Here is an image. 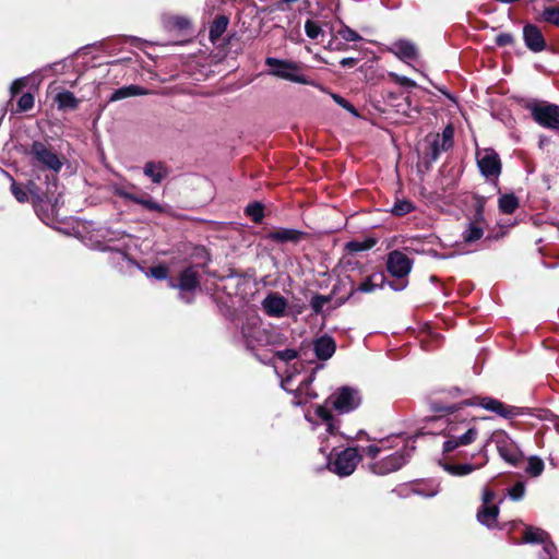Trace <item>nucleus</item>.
I'll use <instances>...</instances> for the list:
<instances>
[{
    "mask_svg": "<svg viewBox=\"0 0 559 559\" xmlns=\"http://www.w3.org/2000/svg\"><path fill=\"white\" fill-rule=\"evenodd\" d=\"M523 40L527 49L540 52L546 48V40L542 31L535 24H526L523 27Z\"/></svg>",
    "mask_w": 559,
    "mask_h": 559,
    "instance_id": "obj_16",
    "label": "nucleus"
},
{
    "mask_svg": "<svg viewBox=\"0 0 559 559\" xmlns=\"http://www.w3.org/2000/svg\"><path fill=\"white\" fill-rule=\"evenodd\" d=\"M55 102L59 109H75L79 105L74 94L69 91L58 93L55 97Z\"/></svg>",
    "mask_w": 559,
    "mask_h": 559,
    "instance_id": "obj_31",
    "label": "nucleus"
},
{
    "mask_svg": "<svg viewBox=\"0 0 559 559\" xmlns=\"http://www.w3.org/2000/svg\"><path fill=\"white\" fill-rule=\"evenodd\" d=\"M287 305V299L277 293L269 294L262 301L264 312L272 318L284 317Z\"/></svg>",
    "mask_w": 559,
    "mask_h": 559,
    "instance_id": "obj_17",
    "label": "nucleus"
},
{
    "mask_svg": "<svg viewBox=\"0 0 559 559\" xmlns=\"http://www.w3.org/2000/svg\"><path fill=\"white\" fill-rule=\"evenodd\" d=\"M493 499H495L493 491H491L489 489H485L483 492V504L491 506L490 503L492 502Z\"/></svg>",
    "mask_w": 559,
    "mask_h": 559,
    "instance_id": "obj_56",
    "label": "nucleus"
},
{
    "mask_svg": "<svg viewBox=\"0 0 559 559\" xmlns=\"http://www.w3.org/2000/svg\"><path fill=\"white\" fill-rule=\"evenodd\" d=\"M425 141L428 144L426 158L429 164L437 162L442 152L449 151V148H442L440 133H429Z\"/></svg>",
    "mask_w": 559,
    "mask_h": 559,
    "instance_id": "obj_25",
    "label": "nucleus"
},
{
    "mask_svg": "<svg viewBox=\"0 0 559 559\" xmlns=\"http://www.w3.org/2000/svg\"><path fill=\"white\" fill-rule=\"evenodd\" d=\"M246 213L254 223H260L264 216L263 206L258 202L249 204L246 207Z\"/></svg>",
    "mask_w": 559,
    "mask_h": 559,
    "instance_id": "obj_40",
    "label": "nucleus"
},
{
    "mask_svg": "<svg viewBox=\"0 0 559 559\" xmlns=\"http://www.w3.org/2000/svg\"><path fill=\"white\" fill-rule=\"evenodd\" d=\"M414 441L404 442L403 445L394 453H391L378 461L369 464V469L372 474L384 476L401 469L406 465L415 451Z\"/></svg>",
    "mask_w": 559,
    "mask_h": 559,
    "instance_id": "obj_3",
    "label": "nucleus"
},
{
    "mask_svg": "<svg viewBox=\"0 0 559 559\" xmlns=\"http://www.w3.org/2000/svg\"><path fill=\"white\" fill-rule=\"evenodd\" d=\"M190 20L186 16H174L173 17V25L180 31L187 29L190 26Z\"/></svg>",
    "mask_w": 559,
    "mask_h": 559,
    "instance_id": "obj_53",
    "label": "nucleus"
},
{
    "mask_svg": "<svg viewBox=\"0 0 559 559\" xmlns=\"http://www.w3.org/2000/svg\"><path fill=\"white\" fill-rule=\"evenodd\" d=\"M174 288H178L181 293H191L199 288V273L194 266L186 267L179 274V283L171 285Z\"/></svg>",
    "mask_w": 559,
    "mask_h": 559,
    "instance_id": "obj_19",
    "label": "nucleus"
},
{
    "mask_svg": "<svg viewBox=\"0 0 559 559\" xmlns=\"http://www.w3.org/2000/svg\"><path fill=\"white\" fill-rule=\"evenodd\" d=\"M471 222H478V224H483L484 222V205L478 203L475 210L474 219Z\"/></svg>",
    "mask_w": 559,
    "mask_h": 559,
    "instance_id": "obj_55",
    "label": "nucleus"
},
{
    "mask_svg": "<svg viewBox=\"0 0 559 559\" xmlns=\"http://www.w3.org/2000/svg\"><path fill=\"white\" fill-rule=\"evenodd\" d=\"M147 92L139 85H128L117 88L109 97V102H118L132 96L145 95Z\"/></svg>",
    "mask_w": 559,
    "mask_h": 559,
    "instance_id": "obj_29",
    "label": "nucleus"
},
{
    "mask_svg": "<svg viewBox=\"0 0 559 559\" xmlns=\"http://www.w3.org/2000/svg\"><path fill=\"white\" fill-rule=\"evenodd\" d=\"M462 407L463 405H460V403L450 405H443L441 403L432 404V409L436 413H445L443 419L445 426L442 430L445 438L442 444L443 454H450L461 447L469 445L478 437L476 418H468L457 413Z\"/></svg>",
    "mask_w": 559,
    "mask_h": 559,
    "instance_id": "obj_1",
    "label": "nucleus"
},
{
    "mask_svg": "<svg viewBox=\"0 0 559 559\" xmlns=\"http://www.w3.org/2000/svg\"><path fill=\"white\" fill-rule=\"evenodd\" d=\"M124 236H128L124 231L111 229H107L106 234H104V237L107 238L109 241L119 240Z\"/></svg>",
    "mask_w": 559,
    "mask_h": 559,
    "instance_id": "obj_54",
    "label": "nucleus"
},
{
    "mask_svg": "<svg viewBox=\"0 0 559 559\" xmlns=\"http://www.w3.org/2000/svg\"><path fill=\"white\" fill-rule=\"evenodd\" d=\"M361 404V394L358 389L349 385H344L336 389L325 401L324 405H319L316 408V415L320 418L321 424L325 427L329 435L335 436L338 433V426L335 423L330 407L338 414H348L357 409Z\"/></svg>",
    "mask_w": 559,
    "mask_h": 559,
    "instance_id": "obj_2",
    "label": "nucleus"
},
{
    "mask_svg": "<svg viewBox=\"0 0 559 559\" xmlns=\"http://www.w3.org/2000/svg\"><path fill=\"white\" fill-rule=\"evenodd\" d=\"M413 260L400 250H393L386 258V270L395 277V281H388V286L394 292H402L407 286L406 276L411 273Z\"/></svg>",
    "mask_w": 559,
    "mask_h": 559,
    "instance_id": "obj_4",
    "label": "nucleus"
},
{
    "mask_svg": "<svg viewBox=\"0 0 559 559\" xmlns=\"http://www.w3.org/2000/svg\"><path fill=\"white\" fill-rule=\"evenodd\" d=\"M360 461L361 455L356 448H346L333 461H329L328 467L337 476L347 477L355 472Z\"/></svg>",
    "mask_w": 559,
    "mask_h": 559,
    "instance_id": "obj_9",
    "label": "nucleus"
},
{
    "mask_svg": "<svg viewBox=\"0 0 559 559\" xmlns=\"http://www.w3.org/2000/svg\"><path fill=\"white\" fill-rule=\"evenodd\" d=\"M453 392L456 394H462V390L460 388H453Z\"/></svg>",
    "mask_w": 559,
    "mask_h": 559,
    "instance_id": "obj_61",
    "label": "nucleus"
},
{
    "mask_svg": "<svg viewBox=\"0 0 559 559\" xmlns=\"http://www.w3.org/2000/svg\"><path fill=\"white\" fill-rule=\"evenodd\" d=\"M497 449L499 455L512 466H516L523 459L521 450L506 433L497 439Z\"/></svg>",
    "mask_w": 559,
    "mask_h": 559,
    "instance_id": "obj_15",
    "label": "nucleus"
},
{
    "mask_svg": "<svg viewBox=\"0 0 559 559\" xmlns=\"http://www.w3.org/2000/svg\"><path fill=\"white\" fill-rule=\"evenodd\" d=\"M180 298L183 299L186 302H190L191 301L190 299H186L183 294L180 295Z\"/></svg>",
    "mask_w": 559,
    "mask_h": 559,
    "instance_id": "obj_62",
    "label": "nucleus"
},
{
    "mask_svg": "<svg viewBox=\"0 0 559 559\" xmlns=\"http://www.w3.org/2000/svg\"><path fill=\"white\" fill-rule=\"evenodd\" d=\"M402 440L403 443L405 442L402 439V435H395L388 438H383L379 440V444H370L362 449L364 453L370 457L376 459L381 452L391 450L394 447H397L399 443L396 441Z\"/></svg>",
    "mask_w": 559,
    "mask_h": 559,
    "instance_id": "obj_21",
    "label": "nucleus"
},
{
    "mask_svg": "<svg viewBox=\"0 0 559 559\" xmlns=\"http://www.w3.org/2000/svg\"><path fill=\"white\" fill-rule=\"evenodd\" d=\"M29 154L35 163L49 170L58 173L62 168V162L58 155L41 141H34L32 143Z\"/></svg>",
    "mask_w": 559,
    "mask_h": 559,
    "instance_id": "obj_13",
    "label": "nucleus"
},
{
    "mask_svg": "<svg viewBox=\"0 0 559 559\" xmlns=\"http://www.w3.org/2000/svg\"><path fill=\"white\" fill-rule=\"evenodd\" d=\"M498 515L499 508L497 506L481 504L477 511L478 522L488 528L496 526Z\"/></svg>",
    "mask_w": 559,
    "mask_h": 559,
    "instance_id": "obj_26",
    "label": "nucleus"
},
{
    "mask_svg": "<svg viewBox=\"0 0 559 559\" xmlns=\"http://www.w3.org/2000/svg\"><path fill=\"white\" fill-rule=\"evenodd\" d=\"M265 64L269 67V75L287 80L294 83L318 86V84L314 81L308 79L307 76L299 72V66L297 62L285 59H278L275 57H267L265 59Z\"/></svg>",
    "mask_w": 559,
    "mask_h": 559,
    "instance_id": "obj_5",
    "label": "nucleus"
},
{
    "mask_svg": "<svg viewBox=\"0 0 559 559\" xmlns=\"http://www.w3.org/2000/svg\"><path fill=\"white\" fill-rule=\"evenodd\" d=\"M338 35L346 41H359L361 40V36L350 27L344 25L337 32Z\"/></svg>",
    "mask_w": 559,
    "mask_h": 559,
    "instance_id": "obj_46",
    "label": "nucleus"
},
{
    "mask_svg": "<svg viewBox=\"0 0 559 559\" xmlns=\"http://www.w3.org/2000/svg\"><path fill=\"white\" fill-rule=\"evenodd\" d=\"M388 50L402 61L415 60L418 57L416 45L408 39L395 40Z\"/></svg>",
    "mask_w": 559,
    "mask_h": 559,
    "instance_id": "obj_18",
    "label": "nucleus"
},
{
    "mask_svg": "<svg viewBox=\"0 0 559 559\" xmlns=\"http://www.w3.org/2000/svg\"><path fill=\"white\" fill-rule=\"evenodd\" d=\"M545 469L544 461L537 455H531L527 459V466L525 467L526 474L531 477H538Z\"/></svg>",
    "mask_w": 559,
    "mask_h": 559,
    "instance_id": "obj_34",
    "label": "nucleus"
},
{
    "mask_svg": "<svg viewBox=\"0 0 559 559\" xmlns=\"http://www.w3.org/2000/svg\"><path fill=\"white\" fill-rule=\"evenodd\" d=\"M304 233L295 228H280L267 234V239L277 243H296L298 242Z\"/></svg>",
    "mask_w": 559,
    "mask_h": 559,
    "instance_id": "obj_24",
    "label": "nucleus"
},
{
    "mask_svg": "<svg viewBox=\"0 0 559 559\" xmlns=\"http://www.w3.org/2000/svg\"><path fill=\"white\" fill-rule=\"evenodd\" d=\"M356 63H357V59L352 58V57L343 58V59L340 61V64H341L342 67H344V68H352V67H354Z\"/></svg>",
    "mask_w": 559,
    "mask_h": 559,
    "instance_id": "obj_57",
    "label": "nucleus"
},
{
    "mask_svg": "<svg viewBox=\"0 0 559 559\" xmlns=\"http://www.w3.org/2000/svg\"><path fill=\"white\" fill-rule=\"evenodd\" d=\"M546 142H548V139H547V138L542 136V138L539 139V145H540V146H543Z\"/></svg>",
    "mask_w": 559,
    "mask_h": 559,
    "instance_id": "obj_59",
    "label": "nucleus"
},
{
    "mask_svg": "<svg viewBox=\"0 0 559 559\" xmlns=\"http://www.w3.org/2000/svg\"><path fill=\"white\" fill-rule=\"evenodd\" d=\"M52 189H57V177L52 176L51 181L47 182L46 191L41 192V194H37L34 190H29V192L36 197L39 202H50L49 194L52 193Z\"/></svg>",
    "mask_w": 559,
    "mask_h": 559,
    "instance_id": "obj_41",
    "label": "nucleus"
},
{
    "mask_svg": "<svg viewBox=\"0 0 559 559\" xmlns=\"http://www.w3.org/2000/svg\"><path fill=\"white\" fill-rule=\"evenodd\" d=\"M412 493H414L416 496L424 497L426 499H429V498L436 497L439 493V488L436 487V488L430 489V490H425V489H421L419 487H413L412 488Z\"/></svg>",
    "mask_w": 559,
    "mask_h": 559,
    "instance_id": "obj_52",
    "label": "nucleus"
},
{
    "mask_svg": "<svg viewBox=\"0 0 559 559\" xmlns=\"http://www.w3.org/2000/svg\"><path fill=\"white\" fill-rule=\"evenodd\" d=\"M34 106V96L31 93H24L17 100V110L21 112L28 111Z\"/></svg>",
    "mask_w": 559,
    "mask_h": 559,
    "instance_id": "obj_44",
    "label": "nucleus"
},
{
    "mask_svg": "<svg viewBox=\"0 0 559 559\" xmlns=\"http://www.w3.org/2000/svg\"><path fill=\"white\" fill-rule=\"evenodd\" d=\"M385 284H388V281L384 273L377 272L367 276L355 289H353L350 295H353L355 292L369 294L376 289L383 288Z\"/></svg>",
    "mask_w": 559,
    "mask_h": 559,
    "instance_id": "obj_22",
    "label": "nucleus"
},
{
    "mask_svg": "<svg viewBox=\"0 0 559 559\" xmlns=\"http://www.w3.org/2000/svg\"><path fill=\"white\" fill-rule=\"evenodd\" d=\"M479 171L486 178H496L501 173V160L493 148H485L476 154Z\"/></svg>",
    "mask_w": 559,
    "mask_h": 559,
    "instance_id": "obj_14",
    "label": "nucleus"
},
{
    "mask_svg": "<svg viewBox=\"0 0 559 559\" xmlns=\"http://www.w3.org/2000/svg\"><path fill=\"white\" fill-rule=\"evenodd\" d=\"M499 210L503 214H513L519 207V200L513 193H507L499 198Z\"/></svg>",
    "mask_w": 559,
    "mask_h": 559,
    "instance_id": "obj_32",
    "label": "nucleus"
},
{
    "mask_svg": "<svg viewBox=\"0 0 559 559\" xmlns=\"http://www.w3.org/2000/svg\"><path fill=\"white\" fill-rule=\"evenodd\" d=\"M531 115L539 126L559 130V105L545 103L530 106Z\"/></svg>",
    "mask_w": 559,
    "mask_h": 559,
    "instance_id": "obj_11",
    "label": "nucleus"
},
{
    "mask_svg": "<svg viewBox=\"0 0 559 559\" xmlns=\"http://www.w3.org/2000/svg\"><path fill=\"white\" fill-rule=\"evenodd\" d=\"M323 365H316V367L312 369L310 374L305 377L296 389H293V382L295 380V374L290 373L288 374L284 380H282L281 385L282 388L287 391L295 393V401L294 403L296 405H302L306 404L309 400L317 399V393L311 389V384L314 381L316 373L319 369H321Z\"/></svg>",
    "mask_w": 559,
    "mask_h": 559,
    "instance_id": "obj_6",
    "label": "nucleus"
},
{
    "mask_svg": "<svg viewBox=\"0 0 559 559\" xmlns=\"http://www.w3.org/2000/svg\"><path fill=\"white\" fill-rule=\"evenodd\" d=\"M143 173L153 183H160L167 176V168L162 163L147 162L143 167Z\"/></svg>",
    "mask_w": 559,
    "mask_h": 559,
    "instance_id": "obj_28",
    "label": "nucleus"
},
{
    "mask_svg": "<svg viewBox=\"0 0 559 559\" xmlns=\"http://www.w3.org/2000/svg\"><path fill=\"white\" fill-rule=\"evenodd\" d=\"M116 253L121 257L123 260H128V261H131V259H129V257L121 250H116Z\"/></svg>",
    "mask_w": 559,
    "mask_h": 559,
    "instance_id": "obj_58",
    "label": "nucleus"
},
{
    "mask_svg": "<svg viewBox=\"0 0 559 559\" xmlns=\"http://www.w3.org/2000/svg\"><path fill=\"white\" fill-rule=\"evenodd\" d=\"M229 24L228 16L221 14L216 15L209 26V38L212 43H216L222 35L226 32Z\"/></svg>",
    "mask_w": 559,
    "mask_h": 559,
    "instance_id": "obj_27",
    "label": "nucleus"
},
{
    "mask_svg": "<svg viewBox=\"0 0 559 559\" xmlns=\"http://www.w3.org/2000/svg\"><path fill=\"white\" fill-rule=\"evenodd\" d=\"M135 189L133 185H124V183H115L112 185V193L117 197H120L124 200L131 201L135 204L141 205L144 210L148 212H158L165 213L167 210L166 204H160L156 202L148 194H136L131 190Z\"/></svg>",
    "mask_w": 559,
    "mask_h": 559,
    "instance_id": "obj_8",
    "label": "nucleus"
},
{
    "mask_svg": "<svg viewBox=\"0 0 559 559\" xmlns=\"http://www.w3.org/2000/svg\"><path fill=\"white\" fill-rule=\"evenodd\" d=\"M513 41H514V37L510 33H501V34L497 35V37L495 39L496 45L499 47L512 45Z\"/></svg>",
    "mask_w": 559,
    "mask_h": 559,
    "instance_id": "obj_51",
    "label": "nucleus"
},
{
    "mask_svg": "<svg viewBox=\"0 0 559 559\" xmlns=\"http://www.w3.org/2000/svg\"><path fill=\"white\" fill-rule=\"evenodd\" d=\"M28 76L15 79L10 85L11 97H14L27 85Z\"/></svg>",
    "mask_w": 559,
    "mask_h": 559,
    "instance_id": "obj_49",
    "label": "nucleus"
},
{
    "mask_svg": "<svg viewBox=\"0 0 559 559\" xmlns=\"http://www.w3.org/2000/svg\"><path fill=\"white\" fill-rule=\"evenodd\" d=\"M453 136L454 128L451 124H448L440 134V139L442 141V148L450 150L453 146Z\"/></svg>",
    "mask_w": 559,
    "mask_h": 559,
    "instance_id": "obj_45",
    "label": "nucleus"
},
{
    "mask_svg": "<svg viewBox=\"0 0 559 559\" xmlns=\"http://www.w3.org/2000/svg\"><path fill=\"white\" fill-rule=\"evenodd\" d=\"M439 465L448 474H450L451 476H455V477L466 476V475L475 472L476 469H479L480 467H483V465H477V464H472V463L455 464V463L448 462L445 460L439 461Z\"/></svg>",
    "mask_w": 559,
    "mask_h": 559,
    "instance_id": "obj_23",
    "label": "nucleus"
},
{
    "mask_svg": "<svg viewBox=\"0 0 559 559\" xmlns=\"http://www.w3.org/2000/svg\"><path fill=\"white\" fill-rule=\"evenodd\" d=\"M463 406H480L481 408L499 415L506 419H512L522 415V409L515 406H509L491 396H475L460 402Z\"/></svg>",
    "mask_w": 559,
    "mask_h": 559,
    "instance_id": "obj_7",
    "label": "nucleus"
},
{
    "mask_svg": "<svg viewBox=\"0 0 559 559\" xmlns=\"http://www.w3.org/2000/svg\"><path fill=\"white\" fill-rule=\"evenodd\" d=\"M484 236V226L478 222H468L466 228L462 233V239L466 243H474Z\"/></svg>",
    "mask_w": 559,
    "mask_h": 559,
    "instance_id": "obj_30",
    "label": "nucleus"
},
{
    "mask_svg": "<svg viewBox=\"0 0 559 559\" xmlns=\"http://www.w3.org/2000/svg\"><path fill=\"white\" fill-rule=\"evenodd\" d=\"M331 97L332 99L338 105L341 106L342 108H344L345 110H347L349 114H352L354 117H358L359 114L357 111V109L347 100L345 99L344 97H342L341 95L338 94H335V93H332L331 94Z\"/></svg>",
    "mask_w": 559,
    "mask_h": 559,
    "instance_id": "obj_43",
    "label": "nucleus"
},
{
    "mask_svg": "<svg viewBox=\"0 0 559 559\" xmlns=\"http://www.w3.org/2000/svg\"><path fill=\"white\" fill-rule=\"evenodd\" d=\"M150 274L154 278L162 281V280L167 278V276H168V269L165 265L159 264V265L153 266L150 270Z\"/></svg>",
    "mask_w": 559,
    "mask_h": 559,
    "instance_id": "obj_50",
    "label": "nucleus"
},
{
    "mask_svg": "<svg viewBox=\"0 0 559 559\" xmlns=\"http://www.w3.org/2000/svg\"><path fill=\"white\" fill-rule=\"evenodd\" d=\"M415 210V205L408 200H397L393 206L391 212L396 216L406 215Z\"/></svg>",
    "mask_w": 559,
    "mask_h": 559,
    "instance_id": "obj_36",
    "label": "nucleus"
},
{
    "mask_svg": "<svg viewBox=\"0 0 559 559\" xmlns=\"http://www.w3.org/2000/svg\"><path fill=\"white\" fill-rule=\"evenodd\" d=\"M438 281H439V280H438V277H437V276H435V275L430 276V282H431V283H436V282H438Z\"/></svg>",
    "mask_w": 559,
    "mask_h": 559,
    "instance_id": "obj_60",
    "label": "nucleus"
},
{
    "mask_svg": "<svg viewBox=\"0 0 559 559\" xmlns=\"http://www.w3.org/2000/svg\"><path fill=\"white\" fill-rule=\"evenodd\" d=\"M2 173L12 181L11 183V192L12 194L14 195V198L20 202V203H23L25 201H27L28 199V194H27V191L20 187L19 185H16V182L14 181V179L12 178V176L2 170Z\"/></svg>",
    "mask_w": 559,
    "mask_h": 559,
    "instance_id": "obj_38",
    "label": "nucleus"
},
{
    "mask_svg": "<svg viewBox=\"0 0 559 559\" xmlns=\"http://www.w3.org/2000/svg\"><path fill=\"white\" fill-rule=\"evenodd\" d=\"M525 485L523 481L515 483L508 489V496L512 501H520L524 498Z\"/></svg>",
    "mask_w": 559,
    "mask_h": 559,
    "instance_id": "obj_42",
    "label": "nucleus"
},
{
    "mask_svg": "<svg viewBox=\"0 0 559 559\" xmlns=\"http://www.w3.org/2000/svg\"><path fill=\"white\" fill-rule=\"evenodd\" d=\"M389 75L394 80L395 83L400 84L401 86H404L407 88H413V87L417 86V83L414 80H412L405 75H400L394 72H390Z\"/></svg>",
    "mask_w": 559,
    "mask_h": 559,
    "instance_id": "obj_47",
    "label": "nucleus"
},
{
    "mask_svg": "<svg viewBox=\"0 0 559 559\" xmlns=\"http://www.w3.org/2000/svg\"><path fill=\"white\" fill-rule=\"evenodd\" d=\"M540 20L559 27V7H545L540 13Z\"/></svg>",
    "mask_w": 559,
    "mask_h": 559,
    "instance_id": "obj_35",
    "label": "nucleus"
},
{
    "mask_svg": "<svg viewBox=\"0 0 559 559\" xmlns=\"http://www.w3.org/2000/svg\"><path fill=\"white\" fill-rule=\"evenodd\" d=\"M486 449V444L479 450V453H484Z\"/></svg>",
    "mask_w": 559,
    "mask_h": 559,
    "instance_id": "obj_63",
    "label": "nucleus"
},
{
    "mask_svg": "<svg viewBox=\"0 0 559 559\" xmlns=\"http://www.w3.org/2000/svg\"><path fill=\"white\" fill-rule=\"evenodd\" d=\"M523 543L525 544H542L543 551L539 554V559H558V549L550 538V535L534 526H527L523 535Z\"/></svg>",
    "mask_w": 559,
    "mask_h": 559,
    "instance_id": "obj_10",
    "label": "nucleus"
},
{
    "mask_svg": "<svg viewBox=\"0 0 559 559\" xmlns=\"http://www.w3.org/2000/svg\"><path fill=\"white\" fill-rule=\"evenodd\" d=\"M376 243H377V240L373 238H367L362 241L352 240L345 245V249L350 253H358V252L370 250L371 248H373L376 246Z\"/></svg>",
    "mask_w": 559,
    "mask_h": 559,
    "instance_id": "obj_33",
    "label": "nucleus"
},
{
    "mask_svg": "<svg viewBox=\"0 0 559 559\" xmlns=\"http://www.w3.org/2000/svg\"><path fill=\"white\" fill-rule=\"evenodd\" d=\"M240 334L243 346L250 352H253L257 346L265 345L269 341L266 331L258 319L248 320L243 323Z\"/></svg>",
    "mask_w": 559,
    "mask_h": 559,
    "instance_id": "obj_12",
    "label": "nucleus"
},
{
    "mask_svg": "<svg viewBox=\"0 0 559 559\" xmlns=\"http://www.w3.org/2000/svg\"><path fill=\"white\" fill-rule=\"evenodd\" d=\"M306 35L310 39H318L320 35H323V31L320 24L313 20H307L305 23Z\"/></svg>",
    "mask_w": 559,
    "mask_h": 559,
    "instance_id": "obj_39",
    "label": "nucleus"
},
{
    "mask_svg": "<svg viewBox=\"0 0 559 559\" xmlns=\"http://www.w3.org/2000/svg\"><path fill=\"white\" fill-rule=\"evenodd\" d=\"M312 345L316 357L323 361L330 359L336 350L335 341L328 334L316 338Z\"/></svg>",
    "mask_w": 559,
    "mask_h": 559,
    "instance_id": "obj_20",
    "label": "nucleus"
},
{
    "mask_svg": "<svg viewBox=\"0 0 559 559\" xmlns=\"http://www.w3.org/2000/svg\"><path fill=\"white\" fill-rule=\"evenodd\" d=\"M275 356L284 362H289L298 357V352L293 348H285L277 350Z\"/></svg>",
    "mask_w": 559,
    "mask_h": 559,
    "instance_id": "obj_48",
    "label": "nucleus"
},
{
    "mask_svg": "<svg viewBox=\"0 0 559 559\" xmlns=\"http://www.w3.org/2000/svg\"><path fill=\"white\" fill-rule=\"evenodd\" d=\"M331 296H324L316 294L310 300V308L314 314H320L323 310L324 305L331 301Z\"/></svg>",
    "mask_w": 559,
    "mask_h": 559,
    "instance_id": "obj_37",
    "label": "nucleus"
}]
</instances>
